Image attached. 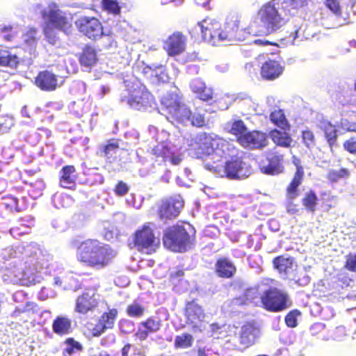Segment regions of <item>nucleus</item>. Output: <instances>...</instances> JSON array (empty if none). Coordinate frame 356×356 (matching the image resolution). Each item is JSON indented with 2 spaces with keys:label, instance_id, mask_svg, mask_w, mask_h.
Listing matches in <instances>:
<instances>
[{
  "label": "nucleus",
  "instance_id": "58836bf2",
  "mask_svg": "<svg viewBox=\"0 0 356 356\" xmlns=\"http://www.w3.org/2000/svg\"><path fill=\"white\" fill-rule=\"evenodd\" d=\"M282 10L289 17L294 15L298 10L307 6L308 0H283Z\"/></svg>",
  "mask_w": 356,
  "mask_h": 356
},
{
  "label": "nucleus",
  "instance_id": "8fccbe9b",
  "mask_svg": "<svg viewBox=\"0 0 356 356\" xmlns=\"http://www.w3.org/2000/svg\"><path fill=\"white\" fill-rule=\"evenodd\" d=\"M15 125L14 119L9 115L0 118V135L8 132Z\"/></svg>",
  "mask_w": 356,
  "mask_h": 356
},
{
  "label": "nucleus",
  "instance_id": "9d476101",
  "mask_svg": "<svg viewBox=\"0 0 356 356\" xmlns=\"http://www.w3.org/2000/svg\"><path fill=\"white\" fill-rule=\"evenodd\" d=\"M161 104L163 115L168 121L173 124H184L188 122L190 109L177 97L172 95L165 97Z\"/></svg>",
  "mask_w": 356,
  "mask_h": 356
},
{
  "label": "nucleus",
  "instance_id": "ea45409f",
  "mask_svg": "<svg viewBox=\"0 0 356 356\" xmlns=\"http://www.w3.org/2000/svg\"><path fill=\"white\" fill-rule=\"evenodd\" d=\"M318 200L315 191L309 190L305 193L301 200V203L307 211L314 213L316 211Z\"/></svg>",
  "mask_w": 356,
  "mask_h": 356
},
{
  "label": "nucleus",
  "instance_id": "473e14b6",
  "mask_svg": "<svg viewBox=\"0 0 356 356\" xmlns=\"http://www.w3.org/2000/svg\"><path fill=\"white\" fill-rule=\"evenodd\" d=\"M20 62L21 59L16 54L9 50L0 49V66L17 69Z\"/></svg>",
  "mask_w": 356,
  "mask_h": 356
},
{
  "label": "nucleus",
  "instance_id": "774afa93",
  "mask_svg": "<svg viewBox=\"0 0 356 356\" xmlns=\"http://www.w3.org/2000/svg\"><path fill=\"white\" fill-rule=\"evenodd\" d=\"M131 348V344H130V343L125 344L121 350L122 356H129Z\"/></svg>",
  "mask_w": 356,
  "mask_h": 356
},
{
  "label": "nucleus",
  "instance_id": "a878e982",
  "mask_svg": "<svg viewBox=\"0 0 356 356\" xmlns=\"http://www.w3.org/2000/svg\"><path fill=\"white\" fill-rule=\"evenodd\" d=\"M257 327L251 323L244 324L238 333V342L245 349L252 346L258 336Z\"/></svg>",
  "mask_w": 356,
  "mask_h": 356
},
{
  "label": "nucleus",
  "instance_id": "39448f33",
  "mask_svg": "<svg viewBox=\"0 0 356 356\" xmlns=\"http://www.w3.org/2000/svg\"><path fill=\"white\" fill-rule=\"evenodd\" d=\"M283 0H270L257 11V16L267 34H271L284 26L289 15L282 10Z\"/></svg>",
  "mask_w": 356,
  "mask_h": 356
},
{
  "label": "nucleus",
  "instance_id": "a18cd8bd",
  "mask_svg": "<svg viewBox=\"0 0 356 356\" xmlns=\"http://www.w3.org/2000/svg\"><path fill=\"white\" fill-rule=\"evenodd\" d=\"M102 8L108 13L115 15H119L121 11V8L116 0H102L101 2Z\"/></svg>",
  "mask_w": 356,
  "mask_h": 356
},
{
  "label": "nucleus",
  "instance_id": "aec40b11",
  "mask_svg": "<svg viewBox=\"0 0 356 356\" xmlns=\"http://www.w3.org/2000/svg\"><path fill=\"white\" fill-rule=\"evenodd\" d=\"M162 327V321L158 316H152L142 321L138 325L134 334L135 338L140 341H145L149 334L158 332Z\"/></svg>",
  "mask_w": 356,
  "mask_h": 356
},
{
  "label": "nucleus",
  "instance_id": "5701e85b",
  "mask_svg": "<svg viewBox=\"0 0 356 356\" xmlns=\"http://www.w3.org/2000/svg\"><path fill=\"white\" fill-rule=\"evenodd\" d=\"M284 66L281 61L268 58L260 67L261 78L267 81L279 79L284 73Z\"/></svg>",
  "mask_w": 356,
  "mask_h": 356
},
{
  "label": "nucleus",
  "instance_id": "864d4df0",
  "mask_svg": "<svg viewBox=\"0 0 356 356\" xmlns=\"http://www.w3.org/2000/svg\"><path fill=\"white\" fill-rule=\"evenodd\" d=\"M301 314L298 309H293L289 312L285 316L284 321L286 325L289 327H295L297 326V318Z\"/></svg>",
  "mask_w": 356,
  "mask_h": 356
},
{
  "label": "nucleus",
  "instance_id": "c9c22d12",
  "mask_svg": "<svg viewBox=\"0 0 356 356\" xmlns=\"http://www.w3.org/2000/svg\"><path fill=\"white\" fill-rule=\"evenodd\" d=\"M269 118L270 122L280 129L283 131H289L290 129L291 125L283 110L277 109L272 111Z\"/></svg>",
  "mask_w": 356,
  "mask_h": 356
},
{
  "label": "nucleus",
  "instance_id": "4468645a",
  "mask_svg": "<svg viewBox=\"0 0 356 356\" xmlns=\"http://www.w3.org/2000/svg\"><path fill=\"white\" fill-rule=\"evenodd\" d=\"M184 316L186 323L193 331L202 332L207 323V314L202 305L194 299L185 304Z\"/></svg>",
  "mask_w": 356,
  "mask_h": 356
},
{
  "label": "nucleus",
  "instance_id": "4be33fe9",
  "mask_svg": "<svg viewBox=\"0 0 356 356\" xmlns=\"http://www.w3.org/2000/svg\"><path fill=\"white\" fill-rule=\"evenodd\" d=\"M186 37L181 31L170 35L163 42V49L169 56L183 54L186 50Z\"/></svg>",
  "mask_w": 356,
  "mask_h": 356
},
{
  "label": "nucleus",
  "instance_id": "7ed1b4c3",
  "mask_svg": "<svg viewBox=\"0 0 356 356\" xmlns=\"http://www.w3.org/2000/svg\"><path fill=\"white\" fill-rule=\"evenodd\" d=\"M195 228L189 223L173 225L163 233V245L175 252H184L191 249L195 243Z\"/></svg>",
  "mask_w": 356,
  "mask_h": 356
},
{
  "label": "nucleus",
  "instance_id": "6e6552de",
  "mask_svg": "<svg viewBox=\"0 0 356 356\" xmlns=\"http://www.w3.org/2000/svg\"><path fill=\"white\" fill-rule=\"evenodd\" d=\"M229 156L230 159L223 163L217 160L213 161L210 165V170L220 177H225L229 179H242L247 178L250 174V169L243 161L241 156H234V153Z\"/></svg>",
  "mask_w": 356,
  "mask_h": 356
},
{
  "label": "nucleus",
  "instance_id": "4d7b16f0",
  "mask_svg": "<svg viewBox=\"0 0 356 356\" xmlns=\"http://www.w3.org/2000/svg\"><path fill=\"white\" fill-rule=\"evenodd\" d=\"M344 268L350 271L356 272V254L349 253L346 256Z\"/></svg>",
  "mask_w": 356,
  "mask_h": 356
},
{
  "label": "nucleus",
  "instance_id": "b1692460",
  "mask_svg": "<svg viewBox=\"0 0 356 356\" xmlns=\"http://www.w3.org/2000/svg\"><path fill=\"white\" fill-rule=\"evenodd\" d=\"M34 84L43 91H53L58 87V76L51 71L45 70L38 72Z\"/></svg>",
  "mask_w": 356,
  "mask_h": 356
},
{
  "label": "nucleus",
  "instance_id": "37998d69",
  "mask_svg": "<svg viewBox=\"0 0 356 356\" xmlns=\"http://www.w3.org/2000/svg\"><path fill=\"white\" fill-rule=\"evenodd\" d=\"M248 130L246 125L242 120H234L232 122L229 132L235 136L236 141Z\"/></svg>",
  "mask_w": 356,
  "mask_h": 356
},
{
  "label": "nucleus",
  "instance_id": "9b49d317",
  "mask_svg": "<svg viewBox=\"0 0 356 356\" xmlns=\"http://www.w3.org/2000/svg\"><path fill=\"white\" fill-rule=\"evenodd\" d=\"M159 243L149 223L143 225L133 234V244L141 253L152 254L156 251Z\"/></svg>",
  "mask_w": 356,
  "mask_h": 356
},
{
  "label": "nucleus",
  "instance_id": "680f3d73",
  "mask_svg": "<svg viewBox=\"0 0 356 356\" xmlns=\"http://www.w3.org/2000/svg\"><path fill=\"white\" fill-rule=\"evenodd\" d=\"M34 226V221L33 218H30L29 220H25L24 218H20L19 220V224L15 227L13 228L11 231L15 229H20L22 227H26L30 229Z\"/></svg>",
  "mask_w": 356,
  "mask_h": 356
},
{
  "label": "nucleus",
  "instance_id": "393cba45",
  "mask_svg": "<svg viewBox=\"0 0 356 356\" xmlns=\"http://www.w3.org/2000/svg\"><path fill=\"white\" fill-rule=\"evenodd\" d=\"M237 272L235 264L227 257L218 258L214 266V273L220 278L232 279Z\"/></svg>",
  "mask_w": 356,
  "mask_h": 356
},
{
  "label": "nucleus",
  "instance_id": "09e8293b",
  "mask_svg": "<svg viewBox=\"0 0 356 356\" xmlns=\"http://www.w3.org/2000/svg\"><path fill=\"white\" fill-rule=\"evenodd\" d=\"M188 122H189L193 126L197 127H202L206 125V120L204 115L196 111L192 112L190 110V116Z\"/></svg>",
  "mask_w": 356,
  "mask_h": 356
},
{
  "label": "nucleus",
  "instance_id": "e2e57ef3",
  "mask_svg": "<svg viewBox=\"0 0 356 356\" xmlns=\"http://www.w3.org/2000/svg\"><path fill=\"white\" fill-rule=\"evenodd\" d=\"M85 175H88L87 181L91 184H97V183H102L103 177L99 172H95L94 174H91L90 172L85 173Z\"/></svg>",
  "mask_w": 356,
  "mask_h": 356
},
{
  "label": "nucleus",
  "instance_id": "2f4dec72",
  "mask_svg": "<svg viewBox=\"0 0 356 356\" xmlns=\"http://www.w3.org/2000/svg\"><path fill=\"white\" fill-rule=\"evenodd\" d=\"M321 130L324 133L330 149L337 145L338 131L334 125L327 121H323L320 124Z\"/></svg>",
  "mask_w": 356,
  "mask_h": 356
},
{
  "label": "nucleus",
  "instance_id": "4c0bfd02",
  "mask_svg": "<svg viewBox=\"0 0 356 356\" xmlns=\"http://www.w3.org/2000/svg\"><path fill=\"white\" fill-rule=\"evenodd\" d=\"M38 29L35 27L29 28L23 34L22 40L24 45L31 51H35L38 44L39 37Z\"/></svg>",
  "mask_w": 356,
  "mask_h": 356
},
{
  "label": "nucleus",
  "instance_id": "6ab92c4d",
  "mask_svg": "<svg viewBox=\"0 0 356 356\" xmlns=\"http://www.w3.org/2000/svg\"><path fill=\"white\" fill-rule=\"evenodd\" d=\"M243 147L249 149H262L268 144L267 134L253 130L246 131L245 134L238 138L237 141Z\"/></svg>",
  "mask_w": 356,
  "mask_h": 356
},
{
  "label": "nucleus",
  "instance_id": "20e7f679",
  "mask_svg": "<svg viewBox=\"0 0 356 356\" xmlns=\"http://www.w3.org/2000/svg\"><path fill=\"white\" fill-rule=\"evenodd\" d=\"M195 149L202 156L212 155L213 161L218 158L228 159L235 151L234 147L226 140L216 135L201 133L195 140Z\"/></svg>",
  "mask_w": 356,
  "mask_h": 356
},
{
  "label": "nucleus",
  "instance_id": "79ce46f5",
  "mask_svg": "<svg viewBox=\"0 0 356 356\" xmlns=\"http://www.w3.org/2000/svg\"><path fill=\"white\" fill-rule=\"evenodd\" d=\"M127 314L131 318H140L145 313V307L138 302L134 301L126 308Z\"/></svg>",
  "mask_w": 356,
  "mask_h": 356
},
{
  "label": "nucleus",
  "instance_id": "a211bd4d",
  "mask_svg": "<svg viewBox=\"0 0 356 356\" xmlns=\"http://www.w3.org/2000/svg\"><path fill=\"white\" fill-rule=\"evenodd\" d=\"M261 172L267 175H277L284 171V155L278 152H268L260 166Z\"/></svg>",
  "mask_w": 356,
  "mask_h": 356
},
{
  "label": "nucleus",
  "instance_id": "ddd939ff",
  "mask_svg": "<svg viewBox=\"0 0 356 356\" xmlns=\"http://www.w3.org/2000/svg\"><path fill=\"white\" fill-rule=\"evenodd\" d=\"M99 305V295L97 290L93 288H88L76 296L74 311L79 315L87 316L94 313Z\"/></svg>",
  "mask_w": 356,
  "mask_h": 356
},
{
  "label": "nucleus",
  "instance_id": "a19ab883",
  "mask_svg": "<svg viewBox=\"0 0 356 356\" xmlns=\"http://www.w3.org/2000/svg\"><path fill=\"white\" fill-rule=\"evenodd\" d=\"M193 337L187 332L177 335L175 338L174 346L176 349L188 348L193 343Z\"/></svg>",
  "mask_w": 356,
  "mask_h": 356
},
{
  "label": "nucleus",
  "instance_id": "f3484780",
  "mask_svg": "<svg viewBox=\"0 0 356 356\" xmlns=\"http://www.w3.org/2000/svg\"><path fill=\"white\" fill-rule=\"evenodd\" d=\"M118 309L115 307H108L98 318L95 325L91 329L90 333L93 337H100L107 330L114 327L118 316Z\"/></svg>",
  "mask_w": 356,
  "mask_h": 356
},
{
  "label": "nucleus",
  "instance_id": "6e6d98bb",
  "mask_svg": "<svg viewBox=\"0 0 356 356\" xmlns=\"http://www.w3.org/2000/svg\"><path fill=\"white\" fill-rule=\"evenodd\" d=\"M3 200V204L6 208L10 209V211H20V208L19 207V200L17 197L8 195L5 197Z\"/></svg>",
  "mask_w": 356,
  "mask_h": 356
},
{
  "label": "nucleus",
  "instance_id": "3c124183",
  "mask_svg": "<svg viewBox=\"0 0 356 356\" xmlns=\"http://www.w3.org/2000/svg\"><path fill=\"white\" fill-rule=\"evenodd\" d=\"M302 143L307 148L314 147L316 144V139L314 134L310 129L303 130L301 133Z\"/></svg>",
  "mask_w": 356,
  "mask_h": 356
},
{
  "label": "nucleus",
  "instance_id": "49530a36",
  "mask_svg": "<svg viewBox=\"0 0 356 356\" xmlns=\"http://www.w3.org/2000/svg\"><path fill=\"white\" fill-rule=\"evenodd\" d=\"M65 343L67 345V347L63 350V355L65 356H71L76 351L82 350V346L73 338H67Z\"/></svg>",
  "mask_w": 356,
  "mask_h": 356
},
{
  "label": "nucleus",
  "instance_id": "bf43d9fd",
  "mask_svg": "<svg viewBox=\"0 0 356 356\" xmlns=\"http://www.w3.org/2000/svg\"><path fill=\"white\" fill-rule=\"evenodd\" d=\"M199 23L196 26H193L188 29V33L191 35V38L198 40L200 38H202L204 41H205L202 36V31L200 26H199Z\"/></svg>",
  "mask_w": 356,
  "mask_h": 356
},
{
  "label": "nucleus",
  "instance_id": "412c9836",
  "mask_svg": "<svg viewBox=\"0 0 356 356\" xmlns=\"http://www.w3.org/2000/svg\"><path fill=\"white\" fill-rule=\"evenodd\" d=\"M151 154L163 162H170L172 165H179L183 160L181 154L172 151L169 143L162 141L153 147Z\"/></svg>",
  "mask_w": 356,
  "mask_h": 356
},
{
  "label": "nucleus",
  "instance_id": "c85d7f7f",
  "mask_svg": "<svg viewBox=\"0 0 356 356\" xmlns=\"http://www.w3.org/2000/svg\"><path fill=\"white\" fill-rule=\"evenodd\" d=\"M268 135L276 146L284 148L292 147L293 140L291 134L286 131H282L281 130L273 129L270 131Z\"/></svg>",
  "mask_w": 356,
  "mask_h": 356
},
{
  "label": "nucleus",
  "instance_id": "c03bdc74",
  "mask_svg": "<svg viewBox=\"0 0 356 356\" xmlns=\"http://www.w3.org/2000/svg\"><path fill=\"white\" fill-rule=\"evenodd\" d=\"M120 139L112 138L108 140L106 144L102 146V151L106 157L109 158L113 153H115L118 151L120 148Z\"/></svg>",
  "mask_w": 356,
  "mask_h": 356
},
{
  "label": "nucleus",
  "instance_id": "69168bd1",
  "mask_svg": "<svg viewBox=\"0 0 356 356\" xmlns=\"http://www.w3.org/2000/svg\"><path fill=\"white\" fill-rule=\"evenodd\" d=\"M254 43L255 44H257V45H259V46H266V45H268V44L275 45L277 48H278V44L277 43L269 42V41L266 40L257 39V40H255L254 41ZM269 54H272V55L279 54H280V50L278 49H277L276 51L270 52Z\"/></svg>",
  "mask_w": 356,
  "mask_h": 356
},
{
  "label": "nucleus",
  "instance_id": "7c9ffc66",
  "mask_svg": "<svg viewBox=\"0 0 356 356\" xmlns=\"http://www.w3.org/2000/svg\"><path fill=\"white\" fill-rule=\"evenodd\" d=\"M273 264L274 268L280 274L286 275L293 270L294 258L285 255L277 256L273 259Z\"/></svg>",
  "mask_w": 356,
  "mask_h": 356
},
{
  "label": "nucleus",
  "instance_id": "1a4fd4ad",
  "mask_svg": "<svg viewBox=\"0 0 356 356\" xmlns=\"http://www.w3.org/2000/svg\"><path fill=\"white\" fill-rule=\"evenodd\" d=\"M121 102L127 104L131 109L144 112L152 108L154 103L153 95L141 84H133L121 96Z\"/></svg>",
  "mask_w": 356,
  "mask_h": 356
},
{
  "label": "nucleus",
  "instance_id": "cd10ccee",
  "mask_svg": "<svg viewBox=\"0 0 356 356\" xmlns=\"http://www.w3.org/2000/svg\"><path fill=\"white\" fill-rule=\"evenodd\" d=\"M78 59L82 67H91L98 60L97 51L91 45H85L79 54Z\"/></svg>",
  "mask_w": 356,
  "mask_h": 356
},
{
  "label": "nucleus",
  "instance_id": "5fc2aeb1",
  "mask_svg": "<svg viewBox=\"0 0 356 356\" xmlns=\"http://www.w3.org/2000/svg\"><path fill=\"white\" fill-rule=\"evenodd\" d=\"M324 3L325 7L335 15L340 16L342 14L341 6L338 0H325Z\"/></svg>",
  "mask_w": 356,
  "mask_h": 356
},
{
  "label": "nucleus",
  "instance_id": "0e129e2a",
  "mask_svg": "<svg viewBox=\"0 0 356 356\" xmlns=\"http://www.w3.org/2000/svg\"><path fill=\"white\" fill-rule=\"evenodd\" d=\"M184 276V271L182 269L177 268L170 274V280L171 282L179 281Z\"/></svg>",
  "mask_w": 356,
  "mask_h": 356
},
{
  "label": "nucleus",
  "instance_id": "72a5a7b5",
  "mask_svg": "<svg viewBox=\"0 0 356 356\" xmlns=\"http://www.w3.org/2000/svg\"><path fill=\"white\" fill-rule=\"evenodd\" d=\"M190 87L192 91L197 95V97L203 101H209L213 97L211 90L200 79H193L191 83Z\"/></svg>",
  "mask_w": 356,
  "mask_h": 356
},
{
  "label": "nucleus",
  "instance_id": "f8f14e48",
  "mask_svg": "<svg viewBox=\"0 0 356 356\" xmlns=\"http://www.w3.org/2000/svg\"><path fill=\"white\" fill-rule=\"evenodd\" d=\"M260 299L263 307L270 312H280L290 306L287 293L276 287L265 290Z\"/></svg>",
  "mask_w": 356,
  "mask_h": 356
},
{
  "label": "nucleus",
  "instance_id": "603ef678",
  "mask_svg": "<svg viewBox=\"0 0 356 356\" xmlns=\"http://www.w3.org/2000/svg\"><path fill=\"white\" fill-rule=\"evenodd\" d=\"M129 186L122 180L118 181L113 188V192L118 197H123L129 192Z\"/></svg>",
  "mask_w": 356,
  "mask_h": 356
},
{
  "label": "nucleus",
  "instance_id": "13d9d810",
  "mask_svg": "<svg viewBox=\"0 0 356 356\" xmlns=\"http://www.w3.org/2000/svg\"><path fill=\"white\" fill-rule=\"evenodd\" d=\"M343 147L344 149L350 154L356 155V138L352 137L348 140H346L343 143Z\"/></svg>",
  "mask_w": 356,
  "mask_h": 356
},
{
  "label": "nucleus",
  "instance_id": "dca6fc26",
  "mask_svg": "<svg viewBox=\"0 0 356 356\" xmlns=\"http://www.w3.org/2000/svg\"><path fill=\"white\" fill-rule=\"evenodd\" d=\"M75 26L80 33L93 40L104 35L103 26L95 17H81L75 21Z\"/></svg>",
  "mask_w": 356,
  "mask_h": 356
},
{
  "label": "nucleus",
  "instance_id": "de8ad7c7",
  "mask_svg": "<svg viewBox=\"0 0 356 356\" xmlns=\"http://www.w3.org/2000/svg\"><path fill=\"white\" fill-rule=\"evenodd\" d=\"M350 176V172L346 168H341L338 170H331L328 172L327 177L331 182H337L341 179L347 178Z\"/></svg>",
  "mask_w": 356,
  "mask_h": 356
},
{
  "label": "nucleus",
  "instance_id": "f03ea898",
  "mask_svg": "<svg viewBox=\"0 0 356 356\" xmlns=\"http://www.w3.org/2000/svg\"><path fill=\"white\" fill-rule=\"evenodd\" d=\"M114 257L115 253L109 245L92 238L82 241L76 252V258L79 263L97 270L108 266Z\"/></svg>",
  "mask_w": 356,
  "mask_h": 356
},
{
  "label": "nucleus",
  "instance_id": "423d86ee",
  "mask_svg": "<svg viewBox=\"0 0 356 356\" xmlns=\"http://www.w3.org/2000/svg\"><path fill=\"white\" fill-rule=\"evenodd\" d=\"M41 15L45 20L42 27L43 33L51 43L55 41V29L67 33L72 28L71 23L55 4H51L43 10Z\"/></svg>",
  "mask_w": 356,
  "mask_h": 356
},
{
  "label": "nucleus",
  "instance_id": "338daca9",
  "mask_svg": "<svg viewBox=\"0 0 356 356\" xmlns=\"http://www.w3.org/2000/svg\"><path fill=\"white\" fill-rule=\"evenodd\" d=\"M257 293V291L252 289V288H250V289H247L245 291V293H244V295L246 298V300H249L250 298H253L254 296Z\"/></svg>",
  "mask_w": 356,
  "mask_h": 356
},
{
  "label": "nucleus",
  "instance_id": "f257e3e1",
  "mask_svg": "<svg viewBox=\"0 0 356 356\" xmlns=\"http://www.w3.org/2000/svg\"><path fill=\"white\" fill-rule=\"evenodd\" d=\"M203 39L212 45H218L220 42H242L250 35V32L241 24L236 16L227 18L221 27L218 22L206 18L200 22Z\"/></svg>",
  "mask_w": 356,
  "mask_h": 356
},
{
  "label": "nucleus",
  "instance_id": "c756f323",
  "mask_svg": "<svg viewBox=\"0 0 356 356\" xmlns=\"http://www.w3.org/2000/svg\"><path fill=\"white\" fill-rule=\"evenodd\" d=\"M52 330L59 336L69 334L72 331L71 319L65 316H57L53 321Z\"/></svg>",
  "mask_w": 356,
  "mask_h": 356
},
{
  "label": "nucleus",
  "instance_id": "f704fd0d",
  "mask_svg": "<svg viewBox=\"0 0 356 356\" xmlns=\"http://www.w3.org/2000/svg\"><path fill=\"white\" fill-rule=\"evenodd\" d=\"M305 175L293 174V178L286 188V195L289 200H294L298 197L299 187L302 184Z\"/></svg>",
  "mask_w": 356,
  "mask_h": 356
},
{
  "label": "nucleus",
  "instance_id": "bb28decb",
  "mask_svg": "<svg viewBox=\"0 0 356 356\" xmlns=\"http://www.w3.org/2000/svg\"><path fill=\"white\" fill-rule=\"evenodd\" d=\"M76 178L75 167L72 165H65L60 171L59 184L64 188H74Z\"/></svg>",
  "mask_w": 356,
  "mask_h": 356
},
{
  "label": "nucleus",
  "instance_id": "2eb2a0df",
  "mask_svg": "<svg viewBox=\"0 0 356 356\" xmlns=\"http://www.w3.org/2000/svg\"><path fill=\"white\" fill-rule=\"evenodd\" d=\"M183 206L184 202L179 197L163 198L156 204V213L159 218L166 223L179 215Z\"/></svg>",
  "mask_w": 356,
  "mask_h": 356
},
{
  "label": "nucleus",
  "instance_id": "e433bc0d",
  "mask_svg": "<svg viewBox=\"0 0 356 356\" xmlns=\"http://www.w3.org/2000/svg\"><path fill=\"white\" fill-rule=\"evenodd\" d=\"M22 274L21 270L15 264H9L2 270V276L5 281L13 284H22V279L19 277Z\"/></svg>",
  "mask_w": 356,
  "mask_h": 356
},
{
  "label": "nucleus",
  "instance_id": "052dcab7",
  "mask_svg": "<svg viewBox=\"0 0 356 356\" xmlns=\"http://www.w3.org/2000/svg\"><path fill=\"white\" fill-rule=\"evenodd\" d=\"M291 159H292V163L296 167V171H295L294 174H298L300 175H305V170H304L303 165H302L301 159L295 155L293 156Z\"/></svg>",
  "mask_w": 356,
  "mask_h": 356
},
{
  "label": "nucleus",
  "instance_id": "0eeeda50",
  "mask_svg": "<svg viewBox=\"0 0 356 356\" xmlns=\"http://www.w3.org/2000/svg\"><path fill=\"white\" fill-rule=\"evenodd\" d=\"M41 15L45 20L42 27L43 33L51 43L55 41V29L67 33L72 28L71 23L55 4H51L43 10Z\"/></svg>",
  "mask_w": 356,
  "mask_h": 356
}]
</instances>
